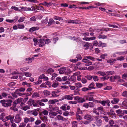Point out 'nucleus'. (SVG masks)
<instances>
[{
    "label": "nucleus",
    "mask_w": 127,
    "mask_h": 127,
    "mask_svg": "<svg viewBox=\"0 0 127 127\" xmlns=\"http://www.w3.org/2000/svg\"><path fill=\"white\" fill-rule=\"evenodd\" d=\"M12 102V100L9 99L7 100H2L0 101V103L2 104V105L6 107L10 106L11 105Z\"/></svg>",
    "instance_id": "1"
},
{
    "label": "nucleus",
    "mask_w": 127,
    "mask_h": 127,
    "mask_svg": "<svg viewBox=\"0 0 127 127\" xmlns=\"http://www.w3.org/2000/svg\"><path fill=\"white\" fill-rule=\"evenodd\" d=\"M24 75L27 77H30L31 76L32 74L29 72H24L23 73Z\"/></svg>",
    "instance_id": "31"
},
{
    "label": "nucleus",
    "mask_w": 127,
    "mask_h": 127,
    "mask_svg": "<svg viewBox=\"0 0 127 127\" xmlns=\"http://www.w3.org/2000/svg\"><path fill=\"white\" fill-rule=\"evenodd\" d=\"M89 90L88 88L84 87L81 89V90L83 92H85Z\"/></svg>",
    "instance_id": "61"
},
{
    "label": "nucleus",
    "mask_w": 127,
    "mask_h": 127,
    "mask_svg": "<svg viewBox=\"0 0 127 127\" xmlns=\"http://www.w3.org/2000/svg\"><path fill=\"white\" fill-rule=\"evenodd\" d=\"M95 123L98 127H100L102 124V121L101 119L96 117H95Z\"/></svg>",
    "instance_id": "4"
},
{
    "label": "nucleus",
    "mask_w": 127,
    "mask_h": 127,
    "mask_svg": "<svg viewBox=\"0 0 127 127\" xmlns=\"http://www.w3.org/2000/svg\"><path fill=\"white\" fill-rule=\"evenodd\" d=\"M73 95L72 94H71L70 95H66L64 96V97L65 99H66L67 100H72L73 98L72 96H73Z\"/></svg>",
    "instance_id": "16"
},
{
    "label": "nucleus",
    "mask_w": 127,
    "mask_h": 127,
    "mask_svg": "<svg viewBox=\"0 0 127 127\" xmlns=\"http://www.w3.org/2000/svg\"><path fill=\"white\" fill-rule=\"evenodd\" d=\"M65 67H62L58 69V70L59 71V73L60 74L65 73Z\"/></svg>",
    "instance_id": "17"
},
{
    "label": "nucleus",
    "mask_w": 127,
    "mask_h": 127,
    "mask_svg": "<svg viewBox=\"0 0 127 127\" xmlns=\"http://www.w3.org/2000/svg\"><path fill=\"white\" fill-rule=\"evenodd\" d=\"M36 9L41 10H44V8L41 6L38 5L36 7Z\"/></svg>",
    "instance_id": "46"
},
{
    "label": "nucleus",
    "mask_w": 127,
    "mask_h": 127,
    "mask_svg": "<svg viewBox=\"0 0 127 127\" xmlns=\"http://www.w3.org/2000/svg\"><path fill=\"white\" fill-rule=\"evenodd\" d=\"M72 127H77V123L76 121H73L72 122Z\"/></svg>",
    "instance_id": "54"
},
{
    "label": "nucleus",
    "mask_w": 127,
    "mask_h": 127,
    "mask_svg": "<svg viewBox=\"0 0 127 127\" xmlns=\"http://www.w3.org/2000/svg\"><path fill=\"white\" fill-rule=\"evenodd\" d=\"M42 113L44 115L47 116L48 115V112L47 110L44 109L42 112Z\"/></svg>",
    "instance_id": "42"
},
{
    "label": "nucleus",
    "mask_w": 127,
    "mask_h": 127,
    "mask_svg": "<svg viewBox=\"0 0 127 127\" xmlns=\"http://www.w3.org/2000/svg\"><path fill=\"white\" fill-rule=\"evenodd\" d=\"M83 62L85 63V65L86 66H89L91 65L92 64V62L90 61L88 59H83L82 60Z\"/></svg>",
    "instance_id": "6"
},
{
    "label": "nucleus",
    "mask_w": 127,
    "mask_h": 127,
    "mask_svg": "<svg viewBox=\"0 0 127 127\" xmlns=\"http://www.w3.org/2000/svg\"><path fill=\"white\" fill-rule=\"evenodd\" d=\"M83 113L82 110L79 108H78L77 109L76 114H81Z\"/></svg>",
    "instance_id": "41"
},
{
    "label": "nucleus",
    "mask_w": 127,
    "mask_h": 127,
    "mask_svg": "<svg viewBox=\"0 0 127 127\" xmlns=\"http://www.w3.org/2000/svg\"><path fill=\"white\" fill-rule=\"evenodd\" d=\"M34 59V58L33 57H32V58H26L25 59V60L26 61H28V64L31 63L32 61Z\"/></svg>",
    "instance_id": "26"
},
{
    "label": "nucleus",
    "mask_w": 127,
    "mask_h": 127,
    "mask_svg": "<svg viewBox=\"0 0 127 127\" xmlns=\"http://www.w3.org/2000/svg\"><path fill=\"white\" fill-rule=\"evenodd\" d=\"M76 57L77 58V60H78V61L81 60L82 59V57L80 54L77 55Z\"/></svg>",
    "instance_id": "62"
},
{
    "label": "nucleus",
    "mask_w": 127,
    "mask_h": 127,
    "mask_svg": "<svg viewBox=\"0 0 127 127\" xmlns=\"http://www.w3.org/2000/svg\"><path fill=\"white\" fill-rule=\"evenodd\" d=\"M25 90V88L21 87L19 89H17L16 91V92H24Z\"/></svg>",
    "instance_id": "29"
},
{
    "label": "nucleus",
    "mask_w": 127,
    "mask_h": 127,
    "mask_svg": "<svg viewBox=\"0 0 127 127\" xmlns=\"http://www.w3.org/2000/svg\"><path fill=\"white\" fill-rule=\"evenodd\" d=\"M98 38L99 39H104L106 38L107 36L105 35L100 34L98 36Z\"/></svg>",
    "instance_id": "37"
},
{
    "label": "nucleus",
    "mask_w": 127,
    "mask_h": 127,
    "mask_svg": "<svg viewBox=\"0 0 127 127\" xmlns=\"http://www.w3.org/2000/svg\"><path fill=\"white\" fill-rule=\"evenodd\" d=\"M93 78L94 81H98L99 79L98 77L96 76H93Z\"/></svg>",
    "instance_id": "60"
},
{
    "label": "nucleus",
    "mask_w": 127,
    "mask_h": 127,
    "mask_svg": "<svg viewBox=\"0 0 127 127\" xmlns=\"http://www.w3.org/2000/svg\"><path fill=\"white\" fill-rule=\"evenodd\" d=\"M41 4H40L44 5L47 7L51 6L52 5L53 6H55L56 5L55 3H54L52 2H50L49 3H48L46 1H45Z\"/></svg>",
    "instance_id": "8"
},
{
    "label": "nucleus",
    "mask_w": 127,
    "mask_h": 127,
    "mask_svg": "<svg viewBox=\"0 0 127 127\" xmlns=\"http://www.w3.org/2000/svg\"><path fill=\"white\" fill-rule=\"evenodd\" d=\"M59 83L56 81L53 82L52 86L53 88H57L59 85Z\"/></svg>",
    "instance_id": "15"
},
{
    "label": "nucleus",
    "mask_w": 127,
    "mask_h": 127,
    "mask_svg": "<svg viewBox=\"0 0 127 127\" xmlns=\"http://www.w3.org/2000/svg\"><path fill=\"white\" fill-rule=\"evenodd\" d=\"M25 19V17H21L20 19L18 20V22L19 23H21L23 22Z\"/></svg>",
    "instance_id": "57"
},
{
    "label": "nucleus",
    "mask_w": 127,
    "mask_h": 127,
    "mask_svg": "<svg viewBox=\"0 0 127 127\" xmlns=\"http://www.w3.org/2000/svg\"><path fill=\"white\" fill-rule=\"evenodd\" d=\"M52 96L54 97H57L59 96V95L56 94V93H55L54 91H53L51 93Z\"/></svg>",
    "instance_id": "45"
},
{
    "label": "nucleus",
    "mask_w": 127,
    "mask_h": 127,
    "mask_svg": "<svg viewBox=\"0 0 127 127\" xmlns=\"http://www.w3.org/2000/svg\"><path fill=\"white\" fill-rule=\"evenodd\" d=\"M96 37H85L83 38V39L84 40L87 41H89L90 40H93L95 39Z\"/></svg>",
    "instance_id": "10"
},
{
    "label": "nucleus",
    "mask_w": 127,
    "mask_h": 127,
    "mask_svg": "<svg viewBox=\"0 0 127 127\" xmlns=\"http://www.w3.org/2000/svg\"><path fill=\"white\" fill-rule=\"evenodd\" d=\"M29 120V118L27 117L25 118H24V123H25V124L27 123L28 122H30Z\"/></svg>",
    "instance_id": "58"
},
{
    "label": "nucleus",
    "mask_w": 127,
    "mask_h": 127,
    "mask_svg": "<svg viewBox=\"0 0 127 127\" xmlns=\"http://www.w3.org/2000/svg\"><path fill=\"white\" fill-rule=\"evenodd\" d=\"M80 90L78 88L76 89L74 91V95H77L79 94V91Z\"/></svg>",
    "instance_id": "39"
},
{
    "label": "nucleus",
    "mask_w": 127,
    "mask_h": 127,
    "mask_svg": "<svg viewBox=\"0 0 127 127\" xmlns=\"http://www.w3.org/2000/svg\"><path fill=\"white\" fill-rule=\"evenodd\" d=\"M54 20H57L59 21L63 20V19L62 17H59L57 16H55L53 17Z\"/></svg>",
    "instance_id": "47"
},
{
    "label": "nucleus",
    "mask_w": 127,
    "mask_h": 127,
    "mask_svg": "<svg viewBox=\"0 0 127 127\" xmlns=\"http://www.w3.org/2000/svg\"><path fill=\"white\" fill-rule=\"evenodd\" d=\"M28 97H27L24 99L23 98V101L21 103L20 105L21 106H22L24 105V104L28 100Z\"/></svg>",
    "instance_id": "30"
},
{
    "label": "nucleus",
    "mask_w": 127,
    "mask_h": 127,
    "mask_svg": "<svg viewBox=\"0 0 127 127\" xmlns=\"http://www.w3.org/2000/svg\"><path fill=\"white\" fill-rule=\"evenodd\" d=\"M39 41V47H42L45 44L44 43V40L43 39H40Z\"/></svg>",
    "instance_id": "14"
},
{
    "label": "nucleus",
    "mask_w": 127,
    "mask_h": 127,
    "mask_svg": "<svg viewBox=\"0 0 127 127\" xmlns=\"http://www.w3.org/2000/svg\"><path fill=\"white\" fill-rule=\"evenodd\" d=\"M68 80L70 81L74 82L76 81V77L74 75H72L69 77Z\"/></svg>",
    "instance_id": "9"
},
{
    "label": "nucleus",
    "mask_w": 127,
    "mask_h": 127,
    "mask_svg": "<svg viewBox=\"0 0 127 127\" xmlns=\"http://www.w3.org/2000/svg\"><path fill=\"white\" fill-rule=\"evenodd\" d=\"M22 11H30L31 10V9L29 7H21Z\"/></svg>",
    "instance_id": "21"
},
{
    "label": "nucleus",
    "mask_w": 127,
    "mask_h": 127,
    "mask_svg": "<svg viewBox=\"0 0 127 127\" xmlns=\"http://www.w3.org/2000/svg\"><path fill=\"white\" fill-rule=\"evenodd\" d=\"M117 60L121 61L124 60V57L122 56L116 58Z\"/></svg>",
    "instance_id": "64"
},
{
    "label": "nucleus",
    "mask_w": 127,
    "mask_h": 127,
    "mask_svg": "<svg viewBox=\"0 0 127 127\" xmlns=\"http://www.w3.org/2000/svg\"><path fill=\"white\" fill-rule=\"evenodd\" d=\"M14 117V115H10L5 116L4 117V120H3V122H5L9 120H10L11 123H12L13 122Z\"/></svg>",
    "instance_id": "2"
},
{
    "label": "nucleus",
    "mask_w": 127,
    "mask_h": 127,
    "mask_svg": "<svg viewBox=\"0 0 127 127\" xmlns=\"http://www.w3.org/2000/svg\"><path fill=\"white\" fill-rule=\"evenodd\" d=\"M68 38L69 39L73 40L75 41L76 42H78L79 41V39H78V38H77L76 37L74 36L73 37H72L71 36H69Z\"/></svg>",
    "instance_id": "22"
},
{
    "label": "nucleus",
    "mask_w": 127,
    "mask_h": 127,
    "mask_svg": "<svg viewBox=\"0 0 127 127\" xmlns=\"http://www.w3.org/2000/svg\"><path fill=\"white\" fill-rule=\"evenodd\" d=\"M62 108L63 110H69L70 108V107L69 106H67L66 104H64L62 106Z\"/></svg>",
    "instance_id": "11"
},
{
    "label": "nucleus",
    "mask_w": 127,
    "mask_h": 127,
    "mask_svg": "<svg viewBox=\"0 0 127 127\" xmlns=\"http://www.w3.org/2000/svg\"><path fill=\"white\" fill-rule=\"evenodd\" d=\"M97 73L100 74V75L104 76V77L106 75V73H105L104 72H102L99 71L97 72Z\"/></svg>",
    "instance_id": "28"
},
{
    "label": "nucleus",
    "mask_w": 127,
    "mask_h": 127,
    "mask_svg": "<svg viewBox=\"0 0 127 127\" xmlns=\"http://www.w3.org/2000/svg\"><path fill=\"white\" fill-rule=\"evenodd\" d=\"M39 29V28L38 27H33L30 28L29 31L30 32H32L33 31L38 30Z\"/></svg>",
    "instance_id": "20"
},
{
    "label": "nucleus",
    "mask_w": 127,
    "mask_h": 127,
    "mask_svg": "<svg viewBox=\"0 0 127 127\" xmlns=\"http://www.w3.org/2000/svg\"><path fill=\"white\" fill-rule=\"evenodd\" d=\"M116 113L118 115L119 117H122L124 115L123 113L122 112V111L121 109L117 110L116 111Z\"/></svg>",
    "instance_id": "13"
},
{
    "label": "nucleus",
    "mask_w": 127,
    "mask_h": 127,
    "mask_svg": "<svg viewBox=\"0 0 127 127\" xmlns=\"http://www.w3.org/2000/svg\"><path fill=\"white\" fill-rule=\"evenodd\" d=\"M114 73V71H107L106 72V75L103 77V79L104 80H107L109 78L110 75H112Z\"/></svg>",
    "instance_id": "3"
},
{
    "label": "nucleus",
    "mask_w": 127,
    "mask_h": 127,
    "mask_svg": "<svg viewBox=\"0 0 127 127\" xmlns=\"http://www.w3.org/2000/svg\"><path fill=\"white\" fill-rule=\"evenodd\" d=\"M98 31H105L106 32H107L108 31L110 30V29L108 28H103L102 29H100L99 30H97Z\"/></svg>",
    "instance_id": "36"
},
{
    "label": "nucleus",
    "mask_w": 127,
    "mask_h": 127,
    "mask_svg": "<svg viewBox=\"0 0 127 127\" xmlns=\"http://www.w3.org/2000/svg\"><path fill=\"white\" fill-rule=\"evenodd\" d=\"M29 67L28 66L21 68H20V70L22 71H25L29 69Z\"/></svg>",
    "instance_id": "40"
},
{
    "label": "nucleus",
    "mask_w": 127,
    "mask_h": 127,
    "mask_svg": "<svg viewBox=\"0 0 127 127\" xmlns=\"http://www.w3.org/2000/svg\"><path fill=\"white\" fill-rule=\"evenodd\" d=\"M47 71L48 73L51 74L54 72V70L51 68H49L48 69Z\"/></svg>",
    "instance_id": "55"
},
{
    "label": "nucleus",
    "mask_w": 127,
    "mask_h": 127,
    "mask_svg": "<svg viewBox=\"0 0 127 127\" xmlns=\"http://www.w3.org/2000/svg\"><path fill=\"white\" fill-rule=\"evenodd\" d=\"M85 59H88L92 61H94L95 60L96 58H94L90 56H86L85 57Z\"/></svg>",
    "instance_id": "32"
},
{
    "label": "nucleus",
    "mask_w": 127,
    "mask_h": 127,
    "mask_svg": "<svg viewBox=\"0 0 127 127\" xmlns=\"http://www.w3.org/2000/svg\"><path fill=\"white\" fill-rule=\"evenodd\" d=\"M75 86L78 88H80L82 87V84L79 83H77L75 84Z\"/></svg>",
    "instance_id": "44"
},
{
    "label": "nucleus",
    "mask_w": 127,
    "mask_h": 127,
    "mask_svg": "<svg viewBox=\"0 0 127 127\" xmlns=\"http://www.w3.org/2000/svg\"><path fill=\"white\" fill-rule=\"evenodd\" d=\"M120 100L119 98H114L113 100L111 101V102L113 104H116Z\"/></svg>",
    "instance_id": "19"
},
{
    "label": "nucleus",
    "mask_w": 127,
    "mask_h": 127,
    "mask_svg": "<svg viewBox=\"0 0 127 127\" xmlns=\"http://www.w3.org/2000/svg\"><path fill=\"white\" fill-rule=\"evenodd\" d=\"M66 22L68 23H75V21L73 20H66Z\"/></svg>",
    "instance_id": "63"
},
{
    "label": "nucleus",
    "mask_w": 127,
    "mask_h": 127,
    "mask_svg": "<svg viewBox=\"0 0 127 127\" xmlns=\"http://www.w3.org/2000/svg\"><path fill=\"white\" fill-rule=\"evenodd\" d=\"M84 118L85 119L89 120L90 122H91L93 120V118L91 116L88 114H86L84 116Z\"/></svg>",
    "instance_id": "7"
},
{
    "label": "nucleus",
    "mask_w": 127,
    "mask_h": 127,
    "mask_svg": "<svg viewBox=\"0 0 127 127\" xmlns=\"http://www.w3.org/2000/svg\"><path fill=\"white\" fill-rule=\"evenodd\" d=\"M58 100L56 99H50L49 100V103L50 104H54L56 102H58Z\"/></svg>",
    "instance_id": "25"
},
{
    "label": "nucleus",
    "mask_w": 127,
    "mask_h": 127,
    "mask_svg": "<svg viewBox=\"0 0 127 127\" xmlns=\"http://www.w3.org/2000/svg\"><path fill=\"white\" fill-rule=\"evenodd\" d=\"M39 96V94L36 92L34 93L32 95V97L33 98H36Z\"/></svg>",
    "instance_id": "38"
},
{
    "label": "nucleus",
    "mask_w": 127,
    "mask_h": 127,
    "mask_svg": "<svg viewBox=\"0 0 127 127\" xmlns=\"http://www.w3.org/2000/svg\"><path fill=\"white\" fill-rule=\"evenodd\" d=\"M95 85L93 83H92L89 86L88 88H89V90H91L94 88V87Z\"/></svg>",
    "instance_id": "48"
},
{
    "label": "nucleus",
    "mask_w": 127,
    "mask_h": 127,
    "mask_svg": "<svg viewBox=\"0 0 127 127\" xmlns=\"http://www.w3.org/2000/svg\"><path fill=\"white\" fill-rule=\"evenodd\" d=\"M106 103V100L104 101H99V103L102 104L103 106H105Z\"/></svg>",
    "instance_id": "56"
},
{
    "label": "nucleus",
    "mask_w": 127,
    "mask_h": 127,
    "mask_svg": "<svg viewBox=\"0 0 127 127\" xmlns=\"http://www.w3.org/2000/svg\"><path fill=\"white\" fill-rule=\"evenodd\" d=\"M5 114L4 113H2L0 115V119L2 120L3 122V120H4V117L5 116Z\"/></svg>",
    "instance_id": "33"
},
{
    "label": "nucleus",
    "mask_w": 127,
    "mask_h": 127,
    "mask_svg": "<svg viewBox=\"0 0 127 127\" xmlns=\"http://www.w3.org/2000/svg\"><path fill=\"white\" fill-rule=\"evenodd\" d=\"M88 105L89 107L93 108L95 106V104L94 102H90L88 103Z\"/></svg>",
    "instance_id": "51"
},
{
    "label": "nucleus",
    "mask_w": 127,
    "mask_h": 127,
    "mask_svg": "<svg viewBox=\"0 0 127 127\" xmlns=\"http://www.w3.org/2000/svg\"><path fill=\"white\" fill-rule=\"evenodd\" d=\"M23 98H18L17 99V101H15L18 104L19 103H21L22 102V100Z\"/></svg>",
    "instance_id": "59"
},
{
    "label": "nucleus",
    "mask_w": 127,
    "mask_h": 127,
    "mask_svg": "<svg viewBox=\"0 0 127 127\" xmlns=\"http://www.w3.org/2000/svg\"><path fill=\"white\" fill-rule=\"evenodd\" d=\"M21 106H22L21 109L25 111H26L28 109H29L30 108V106L28 105L23 106V105Z\"/></svg>",
    "instance_id": "27"
},
{
    "label": "nucleus",
    "mask_w": 127,
    "mask_h": 127,
    "mask_svg": "<svg viewBox=\"0 0 127 127\" xmlns=\"http://www.w3.org/2000/svg\"><path fill=\"white\" fill-rule=\"evenodd\" d=\"M57 118L59 121L62 120L64 121L66 120V119L60 115H58L57 116Z\"/></svg>",
    "instance_id": "24"
},
{
    "label": "nucleus",
    "mask_w": 127,
    "mask_h": 127,
    "mask_svg": "<svg viewBox=\"0 0 127 127\" xmlns=\"http://www.w3.org/2000/svg\"><path fill=\"white\" fill-rule=\"evenodd\" d=\"M39 79H42L44 81H47L48 79V77H46L45 75L44 74L41 75L39 77Z\"/></svg>",
    "instance_id": "12"
},
{
    "label": "nucleus",
    "mask_w": 127,
    "mask_h": 127,
    "mask_svg": "<svg viewBox=\"0 0 127 127\" xmlns=\"http://www.w3.org/2000/svg\"><path fill=\"white\" fill-rule=\"evenodd\" d=\"M97 110L100 113H102V112L103 110V107L102 106H100L97 108Z\"/></svg>",
    "instance_id": "53"
},
{
    "label": "nucleus",
    "mask_w": 127,
    "mask_h": 127,
    "mask_svg": "<svg viewBox=\"0 0 127 127\" xmlns=\"http://www.w3.org/2000/svg\"><path fill=\"white\" fill-rule=\"evenodd\" d=\"M22 118L20 115L18 114H16L14 119V122L17 123H19L20 122Z\"/></svg>",
    "instance_id": "5"
},
{
    "label": "nucleus",
    "mask_w": 127,
    "mask_h": 127,
    "mask_svg": "<svg viewBox=\"0 0 127 127\" xmlns=\"http://www.w3.org/2000/svg\"><path fill=\"white\" fill-rule=\"evenodd\" d=\"M89 43L87 42L85 43L83 46L85 49H89Z\"/></svg>",
    "instance_id": "43"
},
{
    "label": "nucleus",
    "mask_w": 127,
    "mask_h": 127,
    "mask_svg": "<svg viewBox=\"0 0 127 127\" xmlns=\"http://www.w3.org/2000/svg\"><path fill=\"white\" fill-rule=\"evenodd\" d=\"M39 111L38 109H36L34 110L31 111L32 114L34 116H37L38 114V111Z\"/></svg>",
    "instance_id": "18"
},
{
    "label": "nucleus",
    "mask_w": 127,
    "mask_h": 127,
    "mask_svg": "<svg viewBox=\"0 0 127 127\" xmlns=\"http://www.w3.org/2000/svg\"><path fill=\"white\" fill-rule=\"evenodd\" d=\"M122 95L125 97H127V91H124L123 92Z\"/></svg>",
    "instance_id": "50"
},
{
    "label": "nucleus",
    "mask_w": 127,
    "mask_h": 127,
    "mask_svg": "<svg viewBox=\"0 0 127 127\" xmlns=\"http://www.w3.org/2000/svg\"><path fill=\"white\" fill-rule=\"evenodd\" d=\"M116 61L115 59H111L107 61V62L109 63L110 65H112L114 63V62Z\"/></svg>",
    "instance_id": "23"
},
{
    "label": "nucleus",
    "mask_w": 127,
    "mask_h": 127,
    "mask_svg": "<svg viewBox=\"0 0 127 127\" xmlns=\"http://www.w3.org/2000/svg\"><path fill=\"white\" fill-rule=\"evenodd\" d=\"M55 21L52 18L50 19L49 22L48 23V24L49 25H51L52 24L54 23Z\"/></svg>",
    "instance_id": "49"
},
{
    "label": "nucleus",
    "mask_w": 127,
    "mask_h": 127,
    "mask_svg": "<svg viewBox=\"0 0 127 127\" xmlns=\"http://www.w3.org/2000/svg\"><path fill=\"white\" fill-rule=\"evenodd\" d=\"M43 93L46 96L50 95L51 93L50 92L47 90H45L43 92Z\"/></svg>",
    "instance_id": "34"
},
{
    "label": "nucleus",
    "mask_w": 127,
    "mask_h": 127,
    "mask_svg": "<svg viewBox=\"0 0 127 127\" xmlns=\"http://www.w3.org/2000/svg\"><path fill=\"white\" fill-rule=\"evenodd\" d=\"M18 28L19 29H22L24 28L25 26L22 24H19L18 25Z\"/></svg>",
    "instance_id": "35"
},
{
    "label": "nucleus",
    "mask_w": 127,
    "mask_h": 127,
    "mask_svg": "<svg viewBox=\"0 0 127 127\" xmlns=\"http://www.w3.org/2000/svg\"><path fill=\"white\" fill-rule=\"evenodd\" d=\"M71 73V71L69 69H65V73L67 74H68Z\"/></svg>",
    "instance_id": "52"
}]
</instances>
